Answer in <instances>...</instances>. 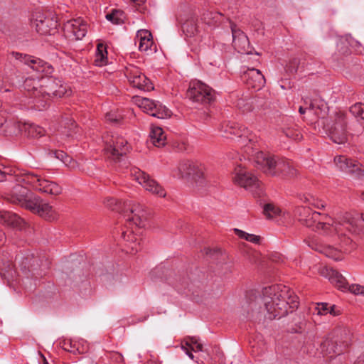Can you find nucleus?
Instances as JSON below:
<instances>
[{
	"label": "nucleus",
	"mask_w": 364,
	"mask_h": 364,
	"mask_svg": "<svg viewBox=\"0 0 364 364\" xmlns=\"http://www.w3.org/2000/svg\"><path fill=\"white\" fill-rule=\"evenodd\" d=\"M106 118L107 120L113 122H117L119 120V119H117L115 115H112L109 113L106 115Z\"/></svg>",
	"instance_id": "09e8293b"
},
{
	"label": "nucleus",
	"mask_w": 364,
	"mask_h": 364,
	"mask_svg": "<svg viewBox=\"0 0 364 364\" xmlns=\"http://www.w3.org/2000/svg\"><path fill=\"white\" fill-rule=\"evenodd\" d=\"M130 84L141 90L150 91L154 89L153 85L146 75L136 70L129 74Z\"/></svg>",
	"instance_id": "4be33fe9"
},
{
	"label": "nucleus",
	"mask_w": 364,
	"mask_h": 364,
	"mask_svg": "<svg viewBox=\"0 0 364 364\" xmlns=\"http://www.w3.org/2000/svg\"><path fill=\"white\" fill-rule=\"evenodd\" d=\"M320 274L327 278L338 289L342 291L349 290L354 294H362L364 296V287L359 284L348 286L345 277L333 268L328 267H322L320 270Z\"/></svg>",
	"instance_id": "9b49d317"
},
{
	"label": "nucleus",
	"mask_w": 364,
	"mask_h": 364,
	"mask_svg": "<svg viewBox=\"0 0 364 364\" xmlns=\"http://www.w3.org/2000/svg\"><path fill=\"white\" fill-rule=\"evenodd\" d=\"M355 247V244L353 242V240L350 237L344 236L341 239L339 251L350 253Z\"/></svg>",
	"instance_id": "c9c22d12"
},
{
	"label": "nucleus",
	"mask_w": 364,
	"mask_h": 364,
	"mask_svg": "<svg viewBox=\"0 0 364 364\" xmlns=\"http://www.w3.org/2000/svg\"><path fill=\"white\" fill-rule=\"evenodd\" d=\"M134 102L143 112L154 117L165 119L171 115V112L158 101L137 97Z\"/></svg>",
	"instance_id": "ddd939ff"
},
{
	"label": "nucleus",
	"mask_w": 364,
	"mask_h": 364,
	"mask_svg": "<svg viewBox=\"0 0 364 364\" xmlns=\"http://www.w3.org/2000/svg\"><path fill=\"white\" fill-rule=\"evenodd\" d=\"M18 127L20 132H23L28 137L31 138L41 137L46 132L43 127L31 123H18Z\"/></svg>",
	"instance_id": "b1692460"
},
{
	"label": "nucleus",
	"mask_w": 364,
	"mask_h": 364,
	"mask_svg": "<svg viewBox=\"0 0 364 364\" xmlns=\"http://www.w3.org/2000/svg\"><path fill=\"white\" fill-rule=\"evenodd\" d=\"M182 30L187 37H192L198 32L197 19L192 17L182 24Z\"/></svg>",
	"instance_id": "c756f323"
},
{
	"label": "nucleus",
	"mask_w": 364,
	"mask_h": 364,
	"mask_svg": "<svg viewBox=\"0 0 364 364\" xmlns=\"http://www.w3.org/2000/svg\"><path fill=\"white\" fill-rule=\"evenodd\" d=\"M27 209L50 222L58 218L56 210L48 202L37 196L31 200Z\"/></svg>",
	"instance_id": "4468645a"
},
{
	"label": "nucleus",
	"mask_w": 364,
	"mask_h": 364,
	"mask_svg": "<svg viewBox=\"0 0 364 364\" xmlns=\"http://www.w3.org/2000/svg\"><path fill=\"white\" fill-rule=\"evenodd\" d=\"M27 186L53 196L59 195L62 192V188L57 183L47 180L37 173H28L17 179V183L12 187L6 199L27 209L29 203L35 196Z\"/></svg>",
	"instance_id": "7ed1b4c3"
},
{
	"label": "nucleus",
	"mask_w": 364,
	"mask_h": 364,
	"mask_svg": "<svg viewBox=\"0 0 364 364\" xmlns=\"http://www.w3.org/2000/svg\"><path fill=\"white\" fill-rule=\"evenodd\" d=\"M355 364H364V352L357 358Z\"/></svg>",
	"instance_id": "3c124183"
},
{
	"label": "nucleus",
	"mask_w": 364,
	"mask_h": 364,
	"mask_svg": "<svg viewBox=\"0 0 364 364\" xmlns=\"http://www.w3.org/2000/svg\"><path fill=\"white\" fill-rule=\"evenodd\" d=\"M220 131L224 137L231 139L236 137L237 141L242 144H246L247 141H251V139L249 137V130L245 127H240L234 122L223 124Z\"/></svg>",
	"instance_id": "a211bd4d"
},
{
	"label": "nucleus",
	"mask_w": 364,
	"mask_h": 364,
	"mask_svg": "<svg viewBox=\"0 0 364 364\" xmlns=\"http://www.w3.org/2000/svg\"><path fill=\"white\" fill-rule=\"evenodd\" d=\"M259 299L263 303L269 319L285 316L289 309L293 311L298 306L297 296L289 287L281 284L264 287Z\"/></svg>",
	"instance_id": "20e7f679"
},
{
	"label": "nucleus",
	"mask_w": 364,
	"mask_h": 364,
	"mask_svg": "<svg viewBox=\"0 0 364 364\" xmlns=\"http://www.w3.org/2000/svg\"><path fill=\"white\" fill-rule=\"evenodd\" d=\"M360 198L363 200H364V192H362L361 195H360Z\"/></svg>",
	"instance_id": "680f3d73"
},
{
	"label": "nucleus",
	"mask_w": 364,
	"mask_h": 364,
	"mask_svg": "<svg viewBox=\"0 0 364 364\" xmlns=\"http://www.w3.org/2000/svg\"><path fill=\"white\" fill-rule=\"evenodd\" d=\"M146 364H161L160 362H159L158 360H149Z\"/></svg>",
	"instance_id": "864d4df0"
},
{
	"label": "nucleus",
	"mask_w": 364,
	"mask_h": 364,
	"mask_svg": "<svg viewBox=\"0 0 364 364\" xmlns=\"http://www.w3.org/2000/svg\"><path fill=\"white\" fill-rule=\"evenodd\" d=\"M73 127V123L71 122V121L70 120V124L68 126V129H69L68 132L71 131Z\"/></svg>",
	"instance_id": "13d9d810"
},
{
	"label": "nucleus",
	"mask_w": 364,
	"mask_h": 364,
	"mask_svg": "<svg viewBox=\"0 0 364 364\" xmlns=\"http://www.w3.org/2000/svg\"><path fill=\"white\" fill-rule=\"evenodd\" d=\"M191 350H193L195 352L197 351H203V345L201 343H198L195 345V347H191Z\"/></svg>",
	"instance_id": "8fccbe9b"
},
{
	"label": "nucleus",
	"mask_w": 364,
	"mask_h": 364,
	"mask_svg": "<svg viewBox=\"0 0 364 364\" xmlns=\"http://www.w3.org/2000/svg\"><path fill=\"white\" fill-rule=\"evenodd\" d=\"M334 162L336 166L342 171L360 177L364 175L361 165L356 161H353L345 156L335 157Z\"/></svg>",
	"instance_id": "aec40b11"
},
{
	"label": "nucleus",
	"mask_w": 364,
	"mask_h": 364,
	"mask_svg": "<svg viewBox=\"0 0 364 364\" xmlns=\"http://www.w3.org/2000/svg\"><path fill=\"white\" fill-rule=\"evenodd\" d=\"M106 18L114 24H121L124 22V14L121 10L113 9L106 15Z\"/></svg>",
	"instance_id": "72a5a7b5"
},
{
	"label": "nucleus",
	"mask_w": 364,
	"mask_h": 364,
	"mask_svg": "<svg viewBox=\"0 0 364 364\" xmlns=\"http://www.w3.org/2000/svg\"><path fill=\"white\" fill-rule=\"evenodd\" d=\"M0 223L16 230H21L25 224L16 213L8 210H0Z\"/></svg>",
	"instance_id": "5701e85b"
},
{
	"label": "nucleus",
	"mask_w": 364,
	"mask_h": 364,
	"mask_svg": "<svg viewBox=\"0 0 364 364\" xmlns=\"http://www.w3.org/2000/svg\"><path fill=\"white\" fill-rule=\"evenodd\" d=\"M328 314H331L333 316L338 315V313L335 311V306H331L329 307V312Z\"/></svg>",
	"instance_id": "603ef678"
},
{
	"label": "nucleus",
	"mask_w": 364,
	"mask_h": 364,
	"mask_svg": "<svg viewBox=\"0 0 364 364\" xmlns=\"http://www.w3.org/2000/svg\"><path fill=\"white\" fill-rule=\"evenodd\" d=\"M193 161L189 160L181 161L177 167L178 176L181 178H189L191 168H194Z\"/></svg>",
	"instance_id": "7c9ffc66"
},
{
	"label": "nucleus",
	"mask_w": 364,
	"mask_h": 364,
	"mask_svg": "<svg viewBox=\"0 0 364 364\" xmlns=\"http://www.w3.org/2000/svg\"><path fill=\"white\" fill-rule=\"evenodd\" d=\"M309 110H312L314 109V106H313V104L311 102L310 105H309V107L308 108Z\"/></svg>",
	"instance_id": "052dcab7"
},
{
	"label": "nucleus",
	"mask_w": 364,
	"mask_h": 364,
	"mask_svg": "<svg viewBox=\"0 0 364 364\" xmlns=\"http://www.w3.org/2000/svg\"><path fill=\"white\" fill-rule=\"evenodd\" d=\"M363 220H364V218H363Z\"/></svg>",
	"instance_id": "774afa93"
},
{
	"label": "nucleus",
	"mask_w": 364,
	"mask_h": 364,
	"mask_svg": "<svg viewBox=\"0 0 364 364\" xmlns=\"http://www.w3.org/2000/svg\"><path fill=\"white\" fill-rule=\"evenodd\" d=\"M44 364H48V362L46 361Z\"/></svg>",
	"instance_id": "69168bd1"
},
{
	"label": "nucleus",
	"mask_w": 364,
	"mask_h": 364,
	"mask_svg": "<svg viewBox=\"0 0 364 364\" xmlns=\"http://www.w3.org/2000/svg\"><path fill=\"white\" fill-rule=\"evenodd\" d=\"M282 132L287 137L292 139L295 141H299L302 138V134L301 132L298 129L293 127L284 128Z\"/></svg>",
	"instance_id": "4c0bfd02"
},
{
	"label": "nucleus",
	"mask_w": 364,
	"mask_h": 364,
	"mask_svg": "<svg viewBox=\"0 0 364 364\" xmlns=\"http://www.w3.org/2000/svg\"><path fill=\"white\" fill-rule=\"evenodd\" d=\"M5 169L6 168L2 164H0V182L6 179V171Z\"/></svg>",
	"instance_id": "a18cd8bd"
},
{
	"label": "nucleus",
	"mask_w": 364,
	"mask_h": 364,
	"mask_svg": "<svg viewBox=\"0 0 364 364\" xmlns=\"http://www.w3.org/2000/svg\"><path fill=\"white\" fill-rule=\"evenodd\" d=\"M198 340L196 337H188L187 338H186L184 346L191 349V347H193V346L198 343Z\"/></svg>",
	"instance_id": "37998d69"
},
{
	"label": "nucleus",
	"mask_w": 364,
	"mask_h": 364,
	"mask_svg": "<svg viewBox=\"0 0 364 364\" xmlns=\"http://www.w3.org/2000/svg\"><path fill=\"white\" fill-rule=\"evenodd\" d=\"M197 185L203 186L206 184V178L205 176V168L201 164L194 163V168L190 170V177Z\"/></svg>",
	"instance_id": "bb28decb"
},
{
	"label": "nucleus",
	"mask_w": 364,
	"mask_h": 364,
	"mask_svg": "<svg viewBox=\"0 0 364 364\" xmlns=\"http://www.w3.org/2000/svg\"><path fill=\"white\" fill-rule=\"evenodd\" d=\"M8 59L23 63L36 73L45 75L38 78L28 77L23 84V89L32 99L36 109L46 108L51 97H63L71 94L69 86L59 79L48 76L53 72V68L44 60L18 52H11L8 55Z\"/></svg>",
	"instance_id": "f257e3e1"
},
{
	"label": "nucleus",
	"mask_w": 364,
	"mask_h": 364,
	"mask_svg": "<svg viewBox=\"0 0 364 364\" xmlns=\"http://www.w3.org/2000/svg\"><path fill=\"white\" fill-rule=\"evenodd\" d=\"M323 128L331 139L341 144L347 141V117L342 112H336L323 122Z\"/></svg>",
	"instance_id": "0eeeda50"
},
{
	"label": "nucleus",
	"mask_w": 364,
	"mask_h": 364,
	"mask_svg": "<svg viewBox=\"0 0 364 364\" xmlns=\"http://www.w3.org/2000/svg\"><path fill=\"white\" fill-rule=\"evenodd\" d=\"M131 1L137 4L138 5H141V4H143L146 1V0H131Z\"/></svg>",
	"instance_id": "5fc2aeb1"
},
{
	"label": "nucleus",
	"mask_w": 364,
	"mask_h": 364,
	"mask_svg": "<svg viewBox=\"0 0 364 364\" xmlns=\"http://www.w3.org/2000/svg\"><path fill=\"white\" fill-rule=\"evenodd\" d=\"M350 112L355 117L361 127L358 132H362L364 130V105L355 103L350 107Z\"/></svg>",
	"instance_id": "c85d7f7f"
},
{
	"label": "nucleus",
	"mask_w": 364,
	"mask_h": 364,
	"mask_svg": "<svg viewBox=\"0 0 364 364\" xmlns=\"http://www.w3.org/2000/svg\"><path fill=\"white\" fill-rule=\"evenodd\" d=\"M149 136L150 142L156 147L164 146L166 144V136L159 127H152Z\"/></svg>",
	"instance_id": "cd10ccee"
},
{
	"label": "nucleus",
	"mask_w": 364,
	"mask_h": 364,
	"mask_svg": "<svg viewBox=\"0 0 364 364\" xmlns=\"http://www.w3.org/2000/svg\"><path fill=\"white\" fill-rule=\"evenodd\" d=\"M54 155L55 158L60 160L66 166L73 169L77 166V163L74 161L71 156H68L63 151H55Z\"/></svg>",
	"instance_id": "473e14b6"
},
{
	"label": "nucleus",
	"mask_w": 364,
	"mask_h": 364,
	"mask_svg": "<svg viewBox=\"0 0 364 364\" xmlns=\"http://www.w3.org/2000/svg\"><path fill=\"white\" fill-rule=\"evenodd\" d=\"M57 139L56 134L53 136L52 140L55 141Z\"/></svg>",
	"instance_id": "e2e57ef3"
},
{
	"label": "nucleus",
	"mask_w": 364,
	"mask_h": 364,
	"mask_svg": "<svg viewBox=\"0 0 364 364\" xmlns=\"http://www.w3.org/2000/svg\"><path fill=\"white\" fill-rule=\"evenodd\" d=\"M4 119L0 116V127L3 125Z\"/></svg>",
	"instance_id": "bf43d9fd"
},
{
	"label": "nucleus",
	"mask_w": 364,
	"mask_h": 364,
	"mask_svg": "<svg viewBox=\"0 0 364 364\" xmlns=\"http://www.w3.org/2000/svg\"><path fill=\"white\" fill-rule=\"evenodd\" d=\"M31 26L40 35H51L58 26L53 18L42 13H36L31 19Z\"/></svg>",
	"instance_id": "dca6fc26"
},
{
	"label": "nucleus",
	"mask_w": 364,
	"mask_h": 364,
	"mask_svg": "<svg viewBox=\"0 0 364 364\" xmlns=\"http://www.w3.org/2000/svg\"><path fill=\"white\" fill-rule=\"evenodd\" d=\"M60 132H61L62 134H65L66 132L63 131V130H61Z\"/></svg>",
	"instance_id": "0e129e2a"
},
{
	"label": "nucleus",
	"mask_w": 364,
	"mask_h": 364,
	"mask_svg": "<svg viewBox=\"0 0 364 364\" xmlns=\"http://www.w3.org/2000/svg\"><path fill=\"white\" fill-rule=\"evenodd\" d=\"M234 231L240 238L244 239L248 242H252L254 244H259L260 242V237L258 235L249 234L237 228H235Z\"/></svg>",
	"instance_id": "f704fd0d"
},
{
	"label": "nucleus",
	"mask_w": 364,
	"mask_h": 364,
	"mask_svg": "<svg viewBox=\"0 0 364 364\" xmlns=\"http://www.w3.org/2000/svg\"><path fill=\"white\" fill-rule=\"evenodd\" d=\"M263 212L267 218H272L279 215L281 210L273 203H267L264 205Z\"/></svg>",
	"instance_id": "e433bc0d"
},
{
	"label": "nucleus",
	"mask_w": 364,
	"mask_h": 364,
	"mask_svg": "<svg viewBox=\"0 0 364 364\" xmlns=\"http://www.w3.org/2000/svg\"><path fill=\"white\" fill-rule=\"evenodd\" d=\"M255 162L261 166L266 174L272 176L291 178L296 175V169L291 161L277 159L262 151L257 153Z\"/></svg>",
	"instance_id": "423d86ee"
},
{
	"label": "nucleus",
	"mask_w": 364,
	"mask_h": 364,
	"mask_svg": "<svg viewBox=\"0 0 364 364\" xmlns=\"http://www.w3.org/2000/svg\"><path fill=\"white\" fill-rule=\"evenodd\" d=\"M299 112L301 114H303L306 112V109L304 108L302 106H300V107L299 109Z\"/></svg>",
	"instance_id": "6e6d98bb"
},
{
	"label": "nucleus",
	"mask_w": 364,
	"mask_h": 364,
	"mask_svg": "<svg viewBox=\"0 0 364 364\" xmlns=\"http://www.w3.org/2000/svg\"><path fill=\"white\" fill-rule=\"evenodd\" d=\"M321 253L324 254L326 257H331L335 260L339 258L338 254L339 252L337 249L328 246L327 247L323 248V250H319Z\"/></svg>",
	"instance_id": "a19ab883"
},
{
	"label": "nucleus",
	"mask_w": 364,
	"mask_h": 364,
	"mask_svg": "<svg viewBox=\"0 0 364 364\" xmlns=\"http://www.w3.org/2000/svg\"><path fill=\"white\" fill-rule=\"evenodd\" d=\"M350 345V336L346 331L343 334L328 336L321 343V350L325 355L331 358L342 354Z\"/></svg>",
	"instance_id": "1a4fd4ad"
},
{
	"label": "nucleus",
	"mask_w": 364,
	"mask_h": 364,
	"mask_svg": "<svg viewBox=\"0 0 364 364\" xmlns=\"http://www.w3.org/2000/svg\"><path fill=\"white\" fill-rule=\"evenodd\" d=\"M96 364H100V363H97Z\"/></svg>",
	"instance_id": "338daca9"
},
{
	"label": "nucleus",
	"mask_w": 364,
	"mask_h": 364,
	"mask_svg": "<svg viewBox=\"0 0 364 364\" xmlns=\"http://www.w3.org/2000/svg\"><path fill=\"white\" fill-rule=\"evenodd\" d=\"M130 174L133 179L141 185L146 191L159 197L166 196V193L164 188L144 171L134 167L131 169Z\"/></svg>",
	"instance_id": "f8f14e48"
},
{
	"label": "nucleus",
	"mask_w": 364,
	"mask_h": 364,
	"mask_svg": "<svg viewBox=\"0 0 364 364\" xmlns=\"http://www.w3.org/2000/svg\"><path fill=\"white\" fill-rule=\"evenodd\" d=\"M187 96L193 102L210 104L215 99V91L205 83L198 81L187 91Z\"/></svg>",
	"instance_id": "2eb2a0df"
},
{
	"label": "nucleus",
	"mask_w": 364,
	"mask_h": 364,
	"mask_svg": "<svg viewBox=\"0 0 364 364\" xmlns=\"http://www.w3.org/2000/svg\"><path fill=\"white\" fill-rule=\"evenodd\" d=\"M4 239H5L4 234H1L0 235V245L4 242Z\"/></svg>",
	"instance_id": "4d7b16f0"
},
{
	"label": "nucleus",
	"mask_w": 364,
	"mask_h": 364,
	"mask_svg": "<svg viewBox=\"0 0 364 364\" xmlns=\"http://www.w3.org/2000/svg\"><path fill=\"white\" fill-rule=\"evenodd\" d=\"M105 205L112 210L122 213L124 218L132 230H127L122 232V239L127 242V252L135 254L141 250V238L136 235L133 230L134 225L136 229L141 228L145 225L146 211L143 206L132 201L122 202L114 198H108L105 201Z\"/></svg>",
	"instance_id": "f03ea898"
},
{
	"label": "nucleus",
	"mask_w": 364,
	"mask_h": 364,
	"mask_svg": "<svg viewBox=\"0 0 364 364\" xmlns=\"http://www.w3.org/2000/svg\"><path fill=\"white\" fill-rule=\"evenodd\" d=\"M181 348H182V349L186 352V353L188 355V356L191 359L193 360V358H194V355H193V354L190 351V350H191V349H190L189 348L186 347L183 344H182Z\"/></svg>",
	"instance_id": "de8ad7c7"
},
{
	"label": "nucleus",
	"mask_w": 364,
	"mask_h": 364,
	"mask_svg": "<svg viewBox=\"0 0 364 364\" xmlns=\"http://www.w3.org/2000/svg\"><path fill=\"white\" fill-rule=\"evenodd\" d=\"M136 38L139 41V49L140 51L146 52L151 49L153 45V40L151 33L149 31H138Z\"/></svg>",
	"instance_id": "a878e982"
},
{
	"label": "nucleus",
	"mask_w": 364,
	"mask_h": 364,
	"mask_svg": "<svg viewBox=\"0 0 364 364\" xmlns=\"http://www.w3.org/2000/svg\"><path fill=\"white\" fill-rule=\"evenodd\" d=\"M106 358L109 360V364H123L124 358L118 352H109L106 354Z\"/></svg>",
	"instance_id": "58836bf2"
},
{
	"label": "nucleus",
	"mask_w": 364,
	"mask_h": 364,
	"mask_svg": "<svg viewBox=\"0 0 364 364\" xmlns=\"http://www.w3.org/2000/svg\"><path fill=\"white\" fill-rule=\"evenodd\" d=\"M242 78L248 88L259 90L265 83V78L259 70L249 68L245 71Z\"/></svg>",
	"instance_id": "412c9836"
},
{
	"label": "nucleus",
	"mask_w": 364,
	"mask_h": 364,
	"mask_svg": "<svg viewBox=\"0 0 364 364\" xmlns=\"http://www.w3.org/2000/svg\"><path fill=\"white\" fill-rule=\"evenodd\" d=\"M315 311H317L318 315H326L329 312L328 304L327 303L317 304Z\"/></svg>",
	"instance_id": "79ce46f5"
},
{
	"label": "nucleus",
	"mask_w": 364,
	"mask_h": 364,
	"mask_svg": "<svg viewBox=\"0 0 364 364\" xmlns=\"http://www.w3.org/2000/svg\"><path fill=\"white\" fill-rule=\"evenodd\" d=\"M11 86L6 84L3 80H0V92H10Z\"/></svg>",
	"instance_id": "c03bdc74"
},
{
	"label": "nucleus",
	"mask_w": 364,
	"mask_h": 364,
	"mask_svg": "<svg viewBox=\"0 0 364 364\" xmlns=\"http://www.w3.org/2000/svg\"><path fill=\"white\" fill-rule=\"evenodd\" d=\"M233 174L232 179L235 183L255 195L259 196L262 193V183L256 176L247 172L240 165L235 167Z\"/></svg>",
	"instance_id": "9d476101"
},
{
	"label": "nucleus",
	"mask_w": 364,
	"mask_h": 364,
	"mask_svg": "<svg viewBox=\"0 0 364 364\" xmlns=\"http://www.w3.org/2000/svg\"><path fill=\"white\" fill-rule=\"evenodd\" d=\"M300 65V60L299 58H294L289 60L286 66V70L287 73L294 74L298 71Z\"/></svg>",
	"instance_id": "ea45409f"
},
{
	"label": "nucleus",
	"mask_w": 364,
	"mask_h": 364,
	"mask_svg": "<svg viewBox=\"0 0 364 364\" xmlns=\"http://www.w3.org/2000/svg\"><path fill=\"white\" fill-rule=\"evenodd\" d=\"M313 205L317 208H324L326 207V203L321 200H317L314 203Z\"/></svg>",
	"instance_id": "49530a36"
},
{
	"label": "nucleus",
	"mask_w": 364,
	"mask_h": 364,
	"mask_svg": "<svg viewBox=\"0 0 364 364\" xmlns=\"http://www.w3.org/2000/svg\"><path fill=\"white\" fill-rule=\"evenodd\" d=\"M230 28L232 35V45L235 49L240 53H251L252 48L250 46L249 39L245 33L233 23H230Z\"/></svg>",
	"instance_id": "6ab92c4d"
},
{
	"label": "nucleus",
	"mask_w": 364,
	"mask_h": 364,
	"mask_svg": "<svg viewBox=\"0 0 364 364\" xmlns=\"http://www.w3.org/2000/svg\"><path fill=\"white\" fill-rule=\"evenodd\" d=\"M97 42L94 63L96 66H105L108 63L107 46L100 40H98Z\"/></svg>",
	"instance_id": "393cba45"
},
{
	"label": "nucleus",
	"mask_w": 364,
	"mask_h": 364,
	"mask_svg": "<svg viewBox=\"0 0 364 364\" xmlns=\"http://www.w3.org/2000/svg\"><path fill=\"white\" fill-rule=\"evenodd\" d=\"M253 100L250 97H240L238 98L235 104V106L242 112H249L253 109Z\"/></svg>",
	"instance_id": "2f4dec72"
},
{
	"label": "nucleus",
	"mask_w": 364,
	"mask_h": 364,
	"mask_svg": "<svg viewBox=\"0 0 364 364\" xmlns=\"http://www.w3.org/2000/svg\"><path fill=\"white\" fill-rule=\"evenodd\" d=\"M64 35L70 40H81L87 32V24L78 18L67 21L63 25Z\"/></svg>",
	"instance_id": "f3484780"
},
{
	"label": "nucleus",
	"mask_w": 364,
	"mask_h": 364,
	"mask_svg": "<svg viewBox=\"0 0 364 364\" xmlns=\"http://www.w3.org/2000/svg\"><path fill=\"white\" fill-rule=\"evenodd\" d=\"M294 215L301 224L314 231L322 230L326 234L339 232L337 224L333 218L328 215L313 210L309 207H296L294 210Z\"/></svg>",
	"instance_id": "39448f33"
},
{
	"label": "nucleus",
	"mask_w": 364,
	"mask_h": 364,
	"mask_svg": "<svg viewBox=\"0 0 364 364\" xmlns=\"http://www.w3.org/2000/svg\"><path fill=\"white\" fill-rule=\"evenodd\" d=\"M103 151L105 156L114 163L124 160L129 150L127 141L121 136H114L109 134L102 136Z\"/></svg>",
	"instance_id": "6e6552de"
}]
</instances>
